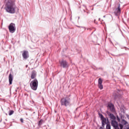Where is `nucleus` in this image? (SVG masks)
<instances>
[{
	"label": "nucleus",
	"mask_w": 129,
	"mask_h": 129,
	"mask_svg": "<svg viewBox=\"0 0 129 129\" xmlns=\"http://www.w3.org/2000/svg\"><path fill=\"white\" fill-rule=\"evenodd\" d=\"M14 110H10L9 115H12V114H14Z\"/></svg>",
	"instance_id": "nucleus-17"
},
{
	"label": "nucleus",
	"mask_w": 129,
	"mask_h": 129,
	"mask_svg": "<svg viewBox=\"0 0 129 129\" xmlns=\"http://www.w3.org/2000/svg\"><path fill=\"white\" fill-rule=\"evenodd\" d=\"M78 28H82V29H84V30H86V28L85 27H80V26H78Z\"/></svg>",
	"instance_id": "nucleus-20"
},
{
	"label": "nucleus",
	"mask_w": 129,
	"mask_h": 129,
	"mask_svg": "<svg viewBox=\"0 0 129 129\" xmlns=\"http://www.w3.org/2000/svg\"><path fill=\"white\" fill-rule=\"evenodd\" d=\"M126 129H129V127H127Z\"/></svg>",
	"instance_id": "nucleus-26"
},
{
	"label": "nucleus",
	"mask_w": 129,
	"mask_h": 129,
	"mask_svg": "<svg viewBox=\"0 0 129 129\" xmlns=\"http://www.w3.org/2000/svg\"><path fill=\"white\" fill-rule=\"evenodd\" d=\"M14 80V76L12 74H10L9 76V85H12L13 84V80Z\"/></svg>",
	"instance_id": "nucleus-12"
},
{
	"label": "nucleus",
	"mask_w": 129,
	"mask_h": 129,
	"mask_svg": "<svg viewBox=\"0 0 129 129\" xmlns=\"http://www.w3.org/2000/svg\"><path fill=\"white\" fill-rule=\"evenodd\" d=\"M94 22H95V20H94Z\"/></svg>",
	"instance_id": "nucleus-31"
},
{
	"label": "nucleus",
	"mask_w": 129,
	"mask_h": 129,
	"mask_svg": "<svg viewBox=\"0 0 129 129\" xmlns=\"http://www.w3.org/2000/svg\"><path fill=\"white\" fill-rule=\"evenodd\" d=\"M111 123L112 126H113L114 129H123V125H122L121 123H119V127H118V123L117 122V121L114 120H112Z\"/></svg>",
	"instance_id": "nucleus-4"
},
{
	"label": "nucleus",
	"mask_w": 129,
	"mask_h": 129,
	"mask_svg": "<svg viewBox=\"0 0 129 129\" xmlns=\"http://www.w3.org/2000/svg\"><path fill=\"white\" fill-rule=\"evenodd\" d=\"M38 80L35 79L34 80L32 81L30 83V87H31L32 90L36 91L38 89Z\"/></svg>",
	"instance_id": "nucleus-3"
},
{
	"label": "nucleus",
	"mask_w": 129,
	"mask_h": 129,
	"mask_svg": "<svg viewBox=\"0 0 129 129\" xmlns=\"http://www.w3.org/2000/svg\"><path fill=\"white\" fill-rule=\"evenodd\" d=\"M121 123L122 125H125V124H127V121H126V120H124V119H122L121 121V123Z\"/></svg>",
	"instance_id": "nucleus-15"
},
{
	"label": "nucleus",
	"mask_w": 129,
	"mask_h": 129,
	"mask_svg": "<svg viewBox=\"0 0 129 129\" xmlns=\"http://www.w3.org/2000/svg\"><path fill=\"white\" fill-rule=\"evenodd\" d=\"M5 10L9 14H15L16 13V3L12 0H5Z\"/></svg>",
	"instance_id": "nucleus-1"
},
{
	"label": "nucleus",
	"mask_w": 129,
	"mask_h": 129,
	"mask_svg": "<svg viewBox=\"0 0 129 129\" xmlns=\"http://www.w3.org/2000/svg\"><path fill=\"white\" fill-rule=\"evenodd\" d=\"M59 63L60 65V67L62 68L67 69L69 67V63L64 59L61 60V61H59Z\"/></svg>",
	"instance_id": "nucleus-6"
},
{
	"label": "nucleus",
	"mask_w": 129,
	"mask_h": 129,
	"mask_svg": "<svg viewBox=\"0 0 129 129\" xmlns=\"http://www.w3.org/2000/svg\"><path fill=\"white\" fill-rule=\"evenodd\" d=\"M22 57L23 60H27L29 58V51L27 50H24L22 53Z\"/></svg>",
	"instance_id": "nucleus-8"
},
{
	"label": "nucleus",
	"mask_w": 129,
	"mask_h": 129,
	"mask_svg": "<svg viewBox=\"0 0 129 129\" xmlns=\"http://www.w3.org/2000/svg\"><path fill=\"white\" fill-rule=\"evenodd\" d=\"M103 128H102V127H100V129H102Z\"/></svg>",
	"instance_id": "nucleus-24"
},
{
	"label": "nucleus",
	"mask_w": 129,
	"mask_h": 129,
	"mask_svg": "<svg viewBox=\"0 0 129 129\" xmlns=\"http://www.w3.org/2000/svg\"><path fill=\"white\" fill-rule=\"evenodd\" d=\"M116 26H117L118 27V24H116Z\"/></svg>",
	"instance_id": "nucleus-23"
},
{
	"label": "nucleus",
	"mask_w": 129,
	"mask_h": 129,
	"mask_svg": "<svg viewBox=\"0 0 129 129\" xmlns=\"http://www.w3.org/2000/svg\"><path fill=\"white\" fill-rule=\"evenodd\" d=\"M126 116H127V117L128 118V119H129V115H126Z\"/></svg>",
	"instance_id": "nucleus-22"
},
{
	"label": "nucleus",
	"mask_w": 129,
	"mask_h": 129,
	"mask_svg": "<svg viewBox=\"0 0 129 129\" xmlns=\"http://www.w3.org/2000/svg\"><path fill=\"white\" fill-rule=\"evenodd\" d=\"M120 13H121V10L120 9V4H119L118 7L115 9V15L116 16H119Z\"/></svg>",
	"instance_id": "nucleus-9"
},
{
	"label": "nucleus",
	"mask_w": 129,
	"mask_h": 129,
	"mask_svg": "<svg viewBox=\"0 0 129 129\" xmlns=\"http://www.w3.org/2000/svg\"><path fill=\"white\" fill-rule=\"evenodd\" d=\"M20 121L21 122H24V119H23V118H20Z\"/></svg>",
	"instance_id": "nucleus-21"
},
{
	"label": "nucleus",
	"mask_w": 129,
	"mask_h": 129,
	"mask_svg": "<svg viewBox=\"0 0 129 129\" xmlns=\"http://www.w3.org/2000/svg\"><path fill=\"white\" fill-rule=\"evenodd\" d=\"M99 115L100 117V119L102 121V127H104V126H105V124H107V123H108L109 122V120H108V118H105L104 116H103V115H102V114L99 113Z\"/></svg>",
	"instance_id": "nucleus-5"
},
{
	"label": "nucleus",
	"mask_w": 129,
	"mask_h": 129,
	"mask_svg": "<svg viewBox=\"0 0 129 129\" xmlns=\"http://www.w3.org/2000/svg\"><path fill=\"white\" fill-rule=\"evenodd\" d=\"M79 19H80V17H79Z\"/></svg>",
	"instance_id": "nucleus-27"
},
{
	"label": "nucleus",
	"mask_w": 129,
	"mask_h": 129,
	"mask_svg": "<svg viewBox=\"0 0 129 129\" xmlns=\"http://www.w3.org/2000/svg\"><path fill=\"white\" fill-rule=\"evenodd\" d=\"M120 118H122V116H120Z\"/></svg>",
	"instance_id": "nucleus-25"
},
{
	"label": "nucleus",
	"mask_w": 129,
	"mask_h": 129,
	"mask_svg": "<svg viewBox=\"0 0 129 129\" xmlns=\"http://www.w3.org/2000/svg\"><path fill=\"white\" fill-rule=\"evenodd\" d=\"M98 87L99 89H103V85H102V79L99 78L98 79Z\"/></svg>",
	"instance_id": "nucleus-11"
},
{
	"label": "nucleus",
	"mask_w": 129,
	"mask_h": 129,
	"mask_svg": "<svg viewBox=\"0 0 129 129\" xmlns=\"http://www.w3.org/2000/svg\"><path fill=\"white\" fill-rule=\"evenodd\" d=\"M37 76V73L35 71H33L31 73V79H35Z\"/></svg>",
	"instance_id": "nucleus-14"
},
{
	"label": "nucleus",
	"mask_w": 129,
	"mask_h": 129,
	"mask_svg": "<svg viewBox=\"0 0 129 129\" xmlns=\"http://www.w3.org/2000/svg\"><path fill=\"white\" fill-rule=\"evenodd\" d=\"M99 20H100V18H99Z\"/></svg>",
	"instance_id": "nucleus-29"
},
{
	"label": "nucleus",
	"mask_w": 129,
	"mask_h": 129,
	"mask_svg": "<svg viewBox=\"0 0 129 129\" xmlns=\"http://www.w3.org/2000/svg\"><path fill=\"white\" fill-rule=\"evenodd\" d=\"M107 114L109 115L110 118H111V119H113L114 120V119H115L116 118V117H115V116H114V115L112 113H110V112H107Z\"/></svg>",
	"instance_id": "nucleus-13"
},
{
	"label": "nucleus",
	"mask_w": 129,
	"mask_h": 129,
	"mask_svg": "<svg viewBox=\"0 0 129 129\" xmlns=\"http://www.w3.org/2000/svg\"><path fill=\"white\" fill-rule=\"evenodd\" d=\"M42 122H43V120H39L38 125H41V124H42Z\"/></svg>",
	"instance_id": "nucleus-18"
},
{
	"label": "nucleus",
	"mask_w": 129,
	"mask_h": 129,
	"mask_svg": "<svg viewBox=\"0 0 129 129\" xmlns=\"http://www.w3.org/2000/svg\"><path fill=\"white\" fill-rule=\"evenodd\" d=\"M8 28L10 33H15L16 32V24L15 23H11Z\"/></svg>",
	"instance_id": "nucleus-7"
},
{
	"label": "nucleus",
	"mask_w": 129,
	"mask_h": 129,
	"mask_svg": "<svg viewBox=\"0 0 129 129\" xmlns=\"http://www.w3.org/2000/svg\"><path fill=\"white\" fill-rule=\"evenodd\" d=\"M107 107L109 108L110 111L112 112H114V111H115V108H114V105H113V104L111 103H109Z\"/></svg>",
	"instance_id": "nucleus-10"
},
{
	"label": "nucleus",
	"mask_w": 129,
	"mask_h": 129,
	"mask_svg": "<svg viewBox=\"0 0 129 129\" xmlns=\"http://www.w3.org/2000/svg\"><path fill=\"white\" fill-rule=\"evenodd\" d=\"M6 120L7 121V120H8V119H6Z\"/></svg>",
	"instance_id": "nucleus-28"
},
{
	"label": "nucleus",
	"mask_w": 129,
	"mask_h": 129,
	"mask_svg": "<svg viewBox=\"0 0 129 129\" xmlns=\"http://www.w3.org/2000/svg\"><path fill=\"white\" fill-rule=\"evenodd\" d=\"M106 129H111V126H110V124L107 123Z\"/></svg>",
	"instance_id": "nucleus-16"
},
{
	"label": "nucleus",
	"mask_w": 129,
	"mask_h": 129,
	"mask_svg": "<svg viewBox=\"0 0 129 129\" xmlns=\"http://www.w3.org/2000/svg\"><path fill=\"white\" fill-rule=\"evenodd\" d=\"M87 13H88V12H87Z\"/></svg>",
	"instance_id": "nucleus-30"
},
{
	"label": "nucleus",
	"mask_w": 129,
	"mask_h": 129,
	"mask_svg": "<svg viewBox=\"0 0 129 129\" xmlns=\"http://www.w3.org/2000/svg\"><path fill=\"white\" fill-rule=\"evenodd\" d=\"M116 119L118 121H120V118H119L118 116H116Z\"/></svg>",
	"instance_id": "nucleus-19"
},
{
	"label": "nucleus",
	"mask_w": 129,
	"mask_h": 129,
	"mask_svg": "<svg viewBox=\"0 0 129 129\" xmlns=\"http://www.w3.org/2000/svg\"><path fill=\"white\" fill-rule=\"evenodd\" d=\"M71 99L70 98V95L67 96L65 97L62 98L60 100V104L63 106H68L70 104Z\"/></svg>",
	"instance_id": "nucleus-2"
}]
</instances>
